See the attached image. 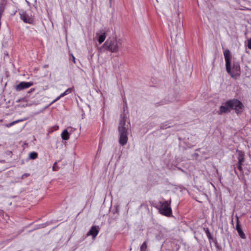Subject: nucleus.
Returning a JSON list of instances; mask_svg holds the SVG:
<instances>
[{
    "label": "nucleus",
    "instance_id": "obj_1",
    "mask_svg": "<svg viewBox=\"0 0 251 251\" xmlns=\"http://www.w3.org/2000/svg\"><path fill=\"white\" fill-rule=\"evenodd\" d=\"M224 55L226 61V70L231 77L234 78H237L240 75L241 70L240 66L238 62H234L232 67H231V54L230 50L228 49L224 51Z\"/></svg>",
    "mask_w": 251,
    "mask_h": 251
},
{
    "label": "nucleus",
    "instance_id": "obj_2",
    "mask_svg": "<svg viewBox=\"0 0 251 251\" xmlns=\"http://www.w3.org/2000/svg\"><path fill=\"white\" fill-rule=\"evenodd\" d=\"M243 107L244 105L240 100L234 99L227 100L224 103V105H221L218 113L219 115H222L223 113L230 112L232 109H233L235 110V112L238 114Z\"/></svg>",
    "mask_w": 251,
    "mask_h": 251
},
{
    "label": "nucleus",
    "instance_id": "obj_3",
    "mask_svg": "<svg viewBox=\"0 0 251 251\" xmlns=\"http://www.w3.org/2000/svg\"><path fill=\"white\" fill-rule=\"evenodd\" d=\"M127 129L128 126L126 124L125 117L121 118L119 126V143L121 146H125L127 142Z\"/></svg>",
    "mask_w": 251,
    "mask_h": 251
},
{
    "label": "nucleus",
    "instance_id": "obj_4",
    "mask_svg": "<svg viewBox=\"0 0 251 251\" xmlns=\"http://www.w3.org/2000/svg\"><path fill=\"white\" fill-rule=\"evenodd\" d=\"M171 200L169 201H160L156 208L159 210L160 214L162 215L170 217L172 214L171 207Z\"/></svg>",
    "mask_w": 251,
    "mask_h": 251
},
{
    "label": "nucleus",
    "instance_id": "obj_5",
    "mask_svg": "<svg viewBox=\"0 0 251 251\" xmlns=\"http://www.w3.org/2000/svg\"><path fill=\"white\" fill-rule=\"evenodd\" d=\"M121 43L117 41L116 38L109 37L103 45V47L111 52L116 53L119 51Z\"/></svg>",
    "mask_w": 251,
    "mask_h": 251
},
{
    "label": "nucleus",
    "instance_id": "obj_6",
    "mask_svg": "<svg viewBox=\"0 0 251 251\" xmlns=\"http://www.w3.org/2000/svg\"><path fill=\"white\" fill-rule=\"evenodd\" d=\"M20 18L25 23L32 24L34 21V16L31 14H28L26 11H22L20 13Z\"/></svg>",
    "mask_w": 251,
    "mask_h": 251
},
{
    "label": "nucleus",
    "instance_id": "obj_7",
    "mask_svg": "<svg viewBox=\"0 0 251 251\" xmlns=\"http://www.w3.org/2000/svg\"><path fill=\"white\" fill-rule=\"evenodd\" d=\"M238 152V163L237 168L241 174H243V170L242 168L243 163L244 162V153L242 151H237Z\"/></svg>",
    "mask_w": 251,
    "mask_h": 251
},
{
    "label": "nucleus",
    "instance_id": "obj_8",
    "mask_svg": "<svg viewBox=\"0 0 251 251\" xmlns=\"http://www.w3.org/2000/svg\"><path fill=\"white\" fill-rule=\"evenodd\" d=\"M32 85V83L30 82H22L16 86L17 91H21L28 88Z\"/></svg>",
    "mask_w": 251,
    "mask_h": 251
},
{
    "label": "nucleus",
    "instance_id": "obj_9",
    "mask_svg": "<svg viewBox=\"0 0 251 251\" xmlns=\"http://www.w3.org/2000/svg\"><path fill=\"white\" fill-rule=\"evenodd\" d=\"M99 232V227L96 226H93L91 227L90 230L87 233V235H91L93 237V239H95L98 235Z\"/></svg>",
    "mask_w": 251,
    "mask_h": 251
},
{
    "label": "nucleus",
    "instance_id": "obj_10",
    "mask_svg": "<svg viewBox=\"0 0 251 251\" xmlns=\"http://www.w3.org/2000/svg\"><path fill=\"white\" fill-rule=\"evenodd\" d=\"M236 229L240 237L242 239H245L246 238L245 234H244V232L242 231V230L241 228V226H240V225L239 224V221L238 217H237Z\"/></svg>",
    "mask_w": 251,
    "mask_h": 251
},
{
    "label": "nucleus",
    "instance_id": "obj_11",
    "mask_svg": "<svg viewBox=\"0 0 251 251\" xmlns=\"http://www.w3.org/2000/svg\"><path fill=\"white\" fill-rule=\"evenodd\" d=\"M73 90V88H69L67 89L64 93H61L58 97H57L54 100L52 101L51 103H53L58 100H59L61 98L64 97L65 96L71 93Z\"/></svg>",
    "mask_w": 251,
    "mask_h": 251
},
{
    "label": "nucleus",
    "instance_id": "obj_12",
    "mask_svg": "<svg viewBox=\"0 0 251 251\" xmlns=\"http://www.w3.org/2000/svg\"><path fill=\"white\" fill-rule=\"evenodd\" d=\"M61 138L64 140H67L69 139L70 135L66 129L64 130L61 133Z\"/></svg>",
    "mask_w": 251,
    "mask_h": 251
},
{
    "label": "nucleus",
    "instance_id": "obj_13",
    "mask_svg": "<svg viewBox=\"0 0 251 251\" xmlns=\"http://www.w3.org/2000/svg\"><path fill=\"white\" fill-rule=\"evenodd\" d=\"M106 37V33L105 32L101 34L98 39V41L100 44H101L105 40Z\"/></svg>",
    "mask_w": 251,
    "mask_h": 251
},
{
    "label": "nucleus",
    "instance_id": "obj_14",
    "mask_svg": "<svg viewBox=\"0 0 251 251\" xmlns=\"http://www.w3.org/2000/svg\"><path fill=\"white\" fill-rule=\"evenodd\" d=\"M59 128V126L57 125L50 127L48 129V132L49 133H52L53 131L57 130Z\"/></svg>",
    "mask_w": 251,
    "mask_h": 251
},
{
    "label": "nucleus",
    "instance_id": "obj_15",
    "mask_svg": "<svg viewBox=\"0 0 251 251\" xmlns=\"http://www.w3.org/2000/svg\"><path fill=\"white\" fill-rule=\"evenodd\" d=\"M38 157V154L35 151L30 152L29 154V157L31 159H35Z\"/></svg>",
    "mask_w": 251,
    "mask_h": 251
},
{
    "label": "nucleus",
    "instance_id": "obj_16",
    "mask_svg": "<svg viewBox=\"0 0 251 251\" xmlns=\"http://www.w3.org/2000/svg\"><path fill=\"white\" fill-rule=\"evenodd\" d=\"M22 121H23V120H16V121H13V122H11V123H9V124H8L6 125V126H6L7 127H11V126H14L15 124H17V123H19V122H22Z\"/></svg>",
    "mask_w": 251,
    "mask_h": 251
},
{
    "label": "nucleus",
    "instance_id": "obj_17",
    "mask_svg": "<svg viewBox=\"0 0 251 251\" xmlns=\"http://www.w3.org/2000/svg\"><path fill=\"white\" fill-rule=\"evenodd\" d=\"M147 249V242L145 241L143 242L142 245L140 247V251H146Z\"/></svg>",
    "mask_w": 251,
    "mask_h": 251
},
{
    "label": "nucleus",
    "instance_id": "obj_18",
    "mask_svg": "<svg viewBox=\"0 0 251 251\" xmlns=\"http://www.w3.org/2000/svg\"><path fill=\"white\" fill-rule=\"evenodd\" d=\"M4 10V6L3 3H1L0 4V19L1 18L2 13L3 12Z\"/></svg>",
    "mask_w": 251,
    "mask_h": 251
},
{
    "label": "nucleus",
    "instance_id": "obj_19",
    "mask_svg": "<svg viewBox=\"0 0 251 251\" xmlns=\"http://www.w3.org/2000/svg\"><path fill=\"white\" fill-rule=\"evenodd\" d=\"M248 47L251 50V38L248 40Z\"/></svg>",
    "mask_w": 251,
    "mask_h": 251
},
{
    "label": "nucleus",
    "instance_id": "obj_20",
    "mask_svg": "<svg viewBox=\"0 0 251 251\" xmlns=\"http://www.w3.org/2000/svg\"><path fill=\"white\" fill-rule=\"evenodd\" d=\"M29 176H30L29 174H28V173L24 174L22 176V178H25V177Z\"/></svg>",
    "mask_w": 251,
    "mask_h": 251
},
{
    "label": "nucleus",
    "instance_id": "obj_21",
    "mask_svg": "<svg viewBox=\"0 0 251 251\" xmlns=\"http://www.w3.org/2000/svg\"><path fill=\"white\" fill-rule=\"evenodd\" d=\"M56 163L55 162L53 165V167H52V170L53 171H57V169H56Z\"/></svg>",
    "mask_w": 251,
    "mask_h": 251
},
{
    "label": "nucleus",
    "instance_id": "obj_22",
    "mask_svg": "<svg viewBox=\"0 0 251 251\" xmlns=\"http://www.w3.org/2000/svg\"><path fill=\"white\" fill-rule=\"evenodd\" d=\"M206 234L207 235V237H208V238H210L211 237V234L209 231V230L207 229V231H206Z\"/></svg>",
    "mask_w": 251,
    "mask_h": 251
},
{
    "label": "nucleus",
    "instance_id": "obj_23",
    "mask_svg": "<svg viewBox=\"0 0 251 251\" xmlns=\"http://www.w3.org/2000/svg\"><path fill=\"white\" fill-rule=\"evenodd\" d=\"M72 58H73V62L75 64L76 63V62H75V56L73 55H72Z\"/></svg>",
    "mask_w": 251,
    "mask_h": 251
},
{
    "label": "nucleus",
    "instance_id": "obj_24",
    "mask_svg": "<svg viewBox=\"0 0 251 251\" xmlns=\"http://www.w3.org/2000/svg\"><path fill=\"white\" fill-rule=\"evenodd\" d=\"M234 172H235V173L237 175H238V173H237V171H236V168H235V167H234Z\"/></svg>",
    "mask_w": 251,
    "mask_h": 251
}]
</instances>
